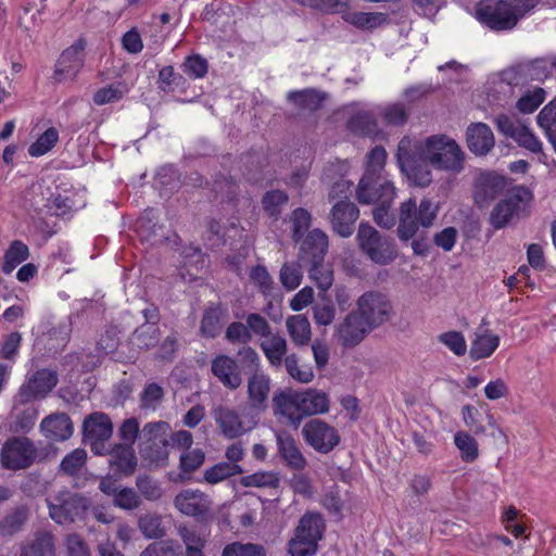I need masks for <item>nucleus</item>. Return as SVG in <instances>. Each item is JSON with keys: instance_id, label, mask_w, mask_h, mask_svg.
Instances as JSON below:
<instances>
[{"instance_id": "nucleus-1", "label": "nucleus", "mask_w": 556, "mask_h": 556, "mask_svg": "<svg viewBox=\"0 0 556 556\" xmlns=\"http://www.w3.org/2000/svg\"><path fill=\"white\" fill-rule=\"evenodd\" d=\"M329 406V396L313 388L304 391L280 389L274 393L271 400L274 415L294 429H298L308 416L328 413Z\"/></svg>"}, {"instance_id": "nucleus-2", "label": "nucleus", "mask_w": 556, "mask_h": 556, "mask_svg": "<svg viewBox=\"0 0 556 556\" xmlns=\"http://www.w3.org/2000/svg\"><path fill=\"white\" fill-rule=\"evenodd\" d=\"M539 3L540 0H484L477 4L476 17L493 31H509Z\"/></svg>"}, {"instance_id": "nucleus-3", "label": "nucleus", "mask_w": 556, "mask_h": 556, "mask_svg": "<svg viewBox=\"0 0 556 556\" xmlns=\"http://www.w3.org/2000/svg\"><path fill=\"white\" fill-rule=\"evenodd\" d=\"M237 354L250 372L247 383L249 407L257 414L264 413L268 408L270 378L261 369L260 355L252 346L241 348Z\"/></svg>"}, {"instance_id": "nucleus-4", "label": "nucleus", "mask_w": 556, "mask_h": 556, "mask_svg": "<svg viewBox=\"0 0 556 556\" xmlns=\"http://www.w3.org/2000/svg\"><path fill=\"white\" fill-rule=\"evenodd\" d=\"M438 206L427 198L417 205L414 198L401 203L396 233L402 242H408L418 232L419 227L429 228L433 225Z\"/></svg>"}, {"instance_id": "nucleus-5", "label": "nucleus", "mask_w": 556, "mask_h": 556, "mask_svg": "<svg viewBox=\"0 0 556 556\" xmlns=\"http://www.w3.org/2000/svg\"><path fill=\"white\" fill-rule=\"evenodd\" d=\"M422 156L438 169L459 173L464 168V152L455 140L444 135L429 137Z\"/></svg>"}, {"instance_id": "nucleus-6", "label": "nucleus", "mask_w": 556, "mask_h": 556, "mask_svg": "<svg viewBox=\"0 0 556 556\" xmlns=\"http://www.w3.org/2000/svg\"><path fill=\"white\" fill-rule=\"evenodd\" d=\"M361 251L375 264L384 266L397 257L394 239L381 235L368 223H361L356 236Z\"/></svg>"}, {"instance_id": "nucleus-7", "label": "nucleus", "mask_w": 556, "mask_h": 556, "mask_svg": "<svg viewBox=\"0 0 556 556\" xmlns=\"http://www.w3.org/2000/svg\"><path fill=\"white\" fill-rule=\"evenodd\" d=\"M50 518L58 525H68L84 517L90 501L83 494L61 490L46 498Z\"/></svg>"}, {"instance_id": "nucleus-8", "label": "nucleus", "mask_w": 556, "mask_h": 556, "mask_svg": "<svg viewBox=\"0 0 556 556\" xmlns=\"http://www.w3.org/2000/svg\"><path fill=\"white\" fill-rule=\"evenodd\" d=\"M355 311L374 329L388 323L394 316V307L388 294L369 290L356 300Z\"/></svg>"}, {"instance_id": "nucleus-9", "label": "nucleus", "mask_w": 556, "mask_h": 556, "mask_svg": "<svg viewBox=\"0 0 556 556\" xmlns=\"http://www.w3.org/2000/svg\"><path fill=\"white\" fill-rule=\"evenodd\" d=\"M35 443L25 435L9 438L0 450V464L7 470L28 469L37 458Z\"/></svg>"}, {"instance_id": "nucleus-10", "label": "nucleus", "mask_w": 556, "mask_h": 556, "mask_svg": "<svg viewBox=\"0 0 556 556\" xmlns=\"http://www.w3.org/2000/svg\"><path fill=\"white\" fill-rule=\"evenodd\" d=\"M356 199L361 204L378 202L393 203L396 192L387 174L365 172L356 187Z\"/></svg>"}, {"instance_id": "nucleus-11", "label": "nucleus", "mask_w": 556, "mask_h": 556, "mask_svg": "<svg viewBox=\"0 0 556 556\" xmlns=\"http://www.w3.org/2000/svg\"><path fill=\"white\" fill-rule=\"evenodd\" d=\"M532 199L533 194L529 188L522 185L513 187L493 207L490 224L495 229L504 228Z\"/></svg>"}, {"instance_id": "nucleus-12", "label": "nucleus", "mask_w": 556, "mask_h": 556, "mask_svg": "<svg viewBox=\"0 0 556 556\" xmlns=\"http://www.w3.org/2000/svg\"><path fill=\"white\" fill-rule=\"evenodd\" d=\"M113 434V422L108 414L93 412L83 422V438L96 455H106V443Z\"/></svg>"}, {"instance_id": "nucleus-13", "label": "nucleus", "mask_w": 556, "mask_h": 556, "mask_svg": "<svg viewBox=\"0 0 556 556\" xmlns=\"http://www.w3.org/2000/svg\"><path fill=\"white\" fill-rule=\"evenodd\" d=\"M410 141L402 139L397 146L396 160L401 170L408 180L419 187H426L432 181L431 170L427 160L419 157L409 151Z\"/></svg>"}, {"instance_id": "nucleus-14", "label": "nucleus", "mask_w": 556, "mask_h": 556, "mask_svg": "<svg viewBox=\"0 0 556 556\" xmlns=\"http://www.w3.org/2000/svg\"><path fill=\"white\" fill-rule=\"evenodd\" d=\"M304 441L320 454H328L339 445L338 430L321 419H311L302 428Z\"/></svg>"}, {"instance_id": "nucleus-15", "label": "nucleus", "mask_w": 556, "mask_h": 556, "mask_svg": "<svg viewBox=\"0 0 556 556\" xmlns=\"http://www.w3.org/2000/svg\"><path fill=\"white\" fill-rule=\"evenodd\" d=\"M212 504L210 496L199 490L181 491L174 498V505L181 514L204 523L214 519Z\"/></svg>"}, {"instance_id": "nucleus-16", "label": "nucleus", "mask_w": 556, "mask_h": 556, "mask_svg": "<svg viewBox=\"0 0 556 556\" xmlns=\"http://www.w3.org/2000/svg\"><path fill=\"white\" fill-rule=\"evenodd\" d=\"M86 46V39L80 37L63 50L55 64L53 77L56 81L74 79L78 75L85 65Z\"/></svg>"}, {"instance_id": "nucleus-17", "label": "nucleus", "mask_w": 556, "mask_h": 556, "mask_svg": "<svg viewBox=\"0 0 556 556\" xmlns=\"http://www.w3.org/2000/svg\"><path fill=\"white\" fill-rule=\"evenodd\" d=\"M509 179L494 172L481 173L475 181L473 199L480 207H486L504 192H508Z\"/></svg>"}, {"instance_id": "nucleus-18", "label": "nucleus", "mask_w": 556, "mask_h": 556, "mask_svg": "<svg viewBox=\"0 0 556 556\" xmlns=\"http://www.w3.org/2000/svg\"><path fill=\"white\" fill-rule=\"evenodd\" d=\"M370 331L372 328L353 309L336 326L334 337L344 349H351L358 345Z\"/></svg>"}, {"instance_id": "nucleus-19", "label": "nucleus", "mask_w": 556, "mask_h": 556, "mask_svg": "<svg viewBox=\"0 0 556 556\" xmlns=\"http://www.w3.org/2000/svg\"><path fill=\"white\" fill-rule=\"evenodd\" d=\"M59 376L55 370L42 368L27 376L17 390V394L33 401L46 399L56 387Z\"/></svg>"}, {"instance_id": "nucleus-20", "label": "nucleus", "mask_w": 556, "mask_h": 556, "mask_svg": "<svg viewBox=\"0 0 556 556\" xmlns=\"http://www.w3.org/2000/svg\"><path fill=\"white\" fill-rule=\"evenodd\" d=\"M358 217L359 210L354 202L338 200L330 210L329 222L333 232L342 238H349L355 230Z\"/></svg>"}, {"instance_id": "nucleus-21", "label": "nucleus", "mask_w": 556, "mask_h": 556, "mask_svg": "<svg viewBox=\"0 0 556 556\" xmlns=\"http://www.w3.org/2000/svg\"><path fill=\"white\" fill-rule=\"evenodd\" d=\"M36 402L15 393L10 413V430L14 433H28L38 418Z\"/></svg>"}, {"instance_id": "nucleus-22", "label": "nucleus", "mask_w": 556, "mask_h": 556, "mask_svg": "<svg viewBox=\"0 0 556 556\" xmlns=\"http://www.w3.org/2000/svg\"><path fill=\"white\" fill-rule=\"evenodd\" d=\"M211 372L224 388L230 391L237 390L243 382L239 364L226 354H218L212 359Z\"/></svg>"}, {"instance_id": "nucleus-23", "label": "nucleus", "mask_w": 556, "mask_h": 556, "mask_svg": "<svg viewBox=\"0 0 556 556\" xmlns=\"http://www.w3.org/2000/svg\"><path fill=\"white\" fill-rule=\"evenodd\" d=\"M212 416L220 433L227 439H237L250 431L235 408L226 405H217L212 409Z\"/></svg>"}, {"instance_id": "nucleus-24", "label": "nucleus", "mask_w": 556, "mask_h": 556, "mask_svg": "<svg viewBox=\"0 0 556 556\" xmlns=\"http://www.w3.org/2000/svg\"><path fill=\"white\" fill-rule=\"evenodd\" d=\"M276 444L278 455L288 468L296 471H302L306 468L307 459L295 439L289 432H276Z\"/></svg>"}, {"instance_id": "nucleus-25", "label": "nucleus", "mask_w": 556, "mask_h": 556, "mask_svg": "<svg viewBox=\"0 0 556 556\" xmlns=\"http://www.w3.org/2000/svg\"><path fill=\"white\" fill-rule=\"evenodd\" d=\"M40 431L49 441L63 442L73 435L74 427L67 414L54 413L41 420Z\"/></svg>"}, {"instance_id": "nucleus-26", "label": "nucleus", "mask_w": 556, "mask_h": 556, "mask_svg": "<svg viewBox=\"0 0 556 556\" xmlns=\"http://www.w3.org/2000/svg\"><path fill=\"white\" fill-rule=\"evenodd\" d=\"M109 465L115 473L129 477L137 468L138 460L135 450L129 444L116 443L108 447Z\"/></svg>"}, {"instance_id": "nucleus-27", "label": "nucleus", "mask_w": 556, "mask_h": 556, "mask_svg": "<svg viewBox=\"0 0 556 556\" xmlns=\"http://www.w3.org/2000/svg\"><path fill=\"white\" fill-rule=\"evenodd\" d=\"M466 143L473 154L486 155L495 144L493 131L484 123H471L466 130Z\"/></svg>"}, {"instance_id": "nucleus-28", "label": "nucleus", "mask_w": 556, "mask_h": 556, "mask_svg": "<svg viewBox=\"0 0 556 556\" xmlns=\"http://www.w3.org/2000/svg\"><path fill=\"white\" fill-rule=\"evenodd\" d=\"M328 236L319 228L311 230L301 244L302 258L311 263H323L328 251Z\"/></svg>"}, {"instance_id": "nucleus-29", "label": "nucleus", "mask_w": 556, "mask_h": 556, "mask_svg": "<svg viewBox=\"0 0 556 556\" xmlns=\"http://www.w3.org/2000/svg\"><path fill=\"white\" fill-rule=\"evenodd\" d=\"M327 93L316 88L291 90L287 93V100L300 111L316 112L321 109Z\"/></svg>"}, {"instance_id": "nucleus-30", "label": "nucleus", "mask_w": 556, "mask_h": 556, "mask_svg": "<svg viewBox=\"0 0 556 556\" xmlns=\"http://www.w3.org/2000/svg\"><path fill=\"white\" fill-rule=\"evenodd\" d=\"M342 20L357 29L372 30L388 23L389 16L382 12H350L343 11Z\"/></svg>"}, {"instance_id": "nucleus-31", "label": "nucleus", "mask_w": 556, "mask_h": 556, "mask_svg": "<svg viewBox=\"0 0 556 556\" xmlns=\"http://www.w3.org/2000/svg\"><path fill=\"white\" fill-rule=\"evenodd\" d=\"M260 348L263 351L270 366L279 368L282 366L288 351L287 340L277 334L273 333L260 343Z\"/></svg>"}, {"instance_id": "nucleus-32", "label": "nucleus", "mask_w": 556, "mask_h": 556, "mask_svg": "<svg viewBox=\"0 0 556 556\" xmlns=\"http://www.w3.org/2000/svg\"><path fill=\"white\" fill-rule=\"evenodd\" d=\"M287 331L296 346H304L311 342L312 329L305 315H293L286 320Z\"/></svg>"}, {"instance_id": "nucleus-33", "label": "nucleus", "mask_w": 556, "mask_h": 556, "mask_svg": "<svg viewBox=\"0 0 556 556\" xmlns=\"http://www.w3.org/2000/svg\"><path fill=\"white\" fill-rule=\"evenodd\" d=\"M21 556H54V536L48 531H39L29 543L22 547Z\"/></svg>"}, {"instance_id": "nucleus-34", "label": "nucleus", "mask_w": 556, "mask_h": 556, "mask_svg": "<svg viewBox=\"0 0 556 556\" xmlns=\"http://www.w3.org/2000/svg\"><path fill=\"white\" fill-rule=\"evenodd\" d=\"M500 337L485 330L483 333H477L471 342L469 355L473 361L486 358L498 348Z\"/></svg>"}, {"instance_id": "nucleus-35", "label": "nucleus", "mask_w": 556, "mask_h": 556, "mask_svg": "<svg viewBox=\"0 0 556 556\" xmlns=\"http://www.w3.org/2000/svg\"><path fill=\"white\" fill-rule=\"evenodd\" d=\"M295 531L318 543L324 535L325 520L320 514L308 511L301 517Z\"/></svg>"}, {"instance_id": "nucleus-36", "label": "nucleus", "mask_w": 556, "mask_h": 556, "mask_svg": "<svg viewBox=\"0 0 556 556\" xmlns=\"http://www.w3.org/2000/svg\"><path fill=\"white\" fill-rule=\"evenodd\" d=\"M160 340V328L154 325H140L129 337L132 348L144 351L156 346Z\"/></svg>"}, {"instance_id": "nucleus-37", "label": "nucleus", "mask_w": 556, "mask_h": 556, "mask_svg": "<svg viewBox=\"0 0 556 556\" xmlns=\"http://www.w3.org/2000/svg\"><path fill=\"white\" fill-rule=\"evenodd\" d=\"M224 311L219 304L208 306L202 316L200 331L205 338H216L223 327Z\"/></svg>"}, {"instance_id": "nucleus-38", "label": "nucleus", "mask_w": 556, "mask_h": 556, "mask_svg": "<svg viewBox=\"0 0 556 556\" xmlns=\"http://www.w3.org/2000/svg\"><path fill=\"white\" fill-rule=\"evenodd\" d=\"M138 528L142 535L149 540H162L166 535L162 517L157 513H146L138 518Z\"/></svg>"}, {"instance_id": "nucleus-39", "label": "nucleus", "mask_w": 556, "mask_h": 556, "mask_svg": "<svg viewBox=\"0 0 556 556\" xmlns=\"http://www.w3.org/2000/svg\"><path fill=\"white\" fill-rule=\"evenodd\" d=\"M28 519V511L21 506L7 514L0 520V536L11 538L23 529Z\"/></svg>"}, {"instance_id": "nucleus-40", "label": "nucleus", "mask_w": 556, "mask_h": 556, "mask_svg": "<svg viewBox=\"0 0 556 556\" xmlns=\"http://www.w3.org/2000/svg\"><path fill=\"white\" fill-rule=\"evenodd\" d=\"M536 119L556 153V99L540 111Z\"/></svg>"}, {"instance_id": "nucleus-41", "label": "nucleus", "mask_w": 556, "mask_h": 556, "mask_svg": "<svg viewBox=\"0 0 556 556\" xmlns=\"http://www.w3.org/2000/svg\"><path fill=\"white\" fill-rule=\"evenodd\" d=\"M312 313L318 326H329L336 319V307L327 293H318V301L312 306Z\"/></svg>"}, {"instance_id": "nucleus-42", "label": "nucleus", "mask_w": 556, "mask_h": 556, "mask_svg": "<svg viewBox=\"0 0 556 556\" xmlns=\"http://www.w3.org/2000/svg\"><path fill=\"white\" fill-rule=\"evenodd\" d=\"M29 257L28 247L21 240H14L4 253L2 271L11 274L20 264Z\"/></svg>"}, {"instance_id": "nucleus-43", "label": "nucleus", "mask_w": 556, "mask_h": 556, "mask_svg": "<svg viewBox=\"0 0 556 556\" xmlns=\"http://www.w3.org/2000/svg\"><path fill=\"white\" fill-rule=\"evenodd\" d=\"M349 129L358 136H374L378 132V124L372 113L357 112L348 123Z\"/></svg>"}, {"instance_id": "nucleus-44", "label": "nucleus", "mask_w": 556, "mask_h": 556, "mask_svg": "<svg viewBox=\"0 0 556 556\" xmlns=\"http://www.w3.org/2000/svg\"><path fill=\"white\" fill-rule=\"evenodd\" d=\"M242 472L243 469L240 465L220 462L207 468L203 473V479L210 484H216Z\"/></svg>"}, {"instance_id": "nucleus-45", "label": "nucleus", "mask_w": 556, "mask_h": 556, "mask_svg": "<svg viewBox=\"0 0 556 556\" xmlns=\"http://www.w3.org/2000/svg\"><path fill=\"white\" fill-rule=\"evenodd\" d=\"M454 444L460 452V458L465 463H472L479 456V447L476 439L468 432L458 431L454 435Z\"/></svg>"}, {"instance_id": "nucleus-46", "label": "nucleus", "mask_w": 556, "mask_h": 556, "mask_svg": "<svg viewBox=\"0 0 556 556\" xmlns=\"http://www.w3.org/2000/svg\"><path fill=\"white\" fill-rule=\"evenodd\" d=\"M168 440L165 442L142 443L141 455L150 464L155 466H165L168 459Z\"/></svg>"}, {"instance_id": "nucleus-47", "label": "nucleus", "mask_w": 556, "mask_h": 556, "mask_svg": "<svg viewBox=\"0 0 556 556\" xmlns=\"http://www.w3.org/2000/svg\"><path fill=\"white\" fill-rule=\"evenodd\" d=\"M128 89L125 83L118 81L98 89L92 97V101L97 105H104L119 101Z\"/></svg>"}, {"instance_id": "nucleus-48", "label": "nucleus", "mask_w": 556, "mask_h": 556, "mask_svg": "<svg viewBox=\"0 0 556 556\" xmlns=\"http://www.w3.org/2000/svg\"><path fill=\"white\" fill-rule=\"evenodd\" d=\"M282 364H285L288 375L298 382L308 383L314 378V371L312 366L300 365L299 357L294 353L286 356L285 362Z\"/></svg>"}, {"instance_id": "nucleus-49", "label": "nucleus", "mask_w": 556, "mask_h": 556, "mask_svg": "<svg viewBox=\"0 0 556 556\" xmlns=\"http://www.w3.org/2000/svg\"><path fill=\"white\" fill-rule=\"evenodd\" d=\"M289 201L288 194L282 190H270L267 191L262 199V205L265 213L278 219L281 214L282 206Z\"/></svg>"}, {"instance_id": "nucleus-50", "label": "nucleus", "mask_w": 556, "mask_h": 556, "mask_svg": "<svg viewBox=\"0 0 556 556\" xmlns=\"http://www.w3.org/2000/svg\"><path fill=\"white\" fill-rule=\"evenodd\" d=\"M59 141V131L54 127H49L37 140L28 148V154L33 157H39L52 150Z\"/></svg>"}, {"instance_id": "nucleus-51", "label": "nucleus", "mask_w": 556, "mask_h": 556, "mask_svg": "<svg viewBox=\"0 0 556 556\" xmlns=\"http://www.w3.org/2000/svg\"><path fill=\"white\" fill-rule=\"evenodd\" d=\"M249 277L265 298L273 294L275 282L264 265H255L251 267Z\"/></svg>"}, {"instance_id": "nucleus-52", "label": "nucleus", "mask_w": 556, "mask_h": 556, "mask_svg": "<svg viewBox=\"0 0 556 556\" xmlns=\"http://www.w3.org/2000/svg\"><path fill=\"white\" fill-rule=\"evenodd\" d=\"M380 116L387 125L402 126L408 119V110L402 102L389 103L381 109Z\"/></svg>"}, {"instance_id": "nucleus-53", "label": "nucleus", "mask_w": 556, "mask_h": 556, "mask_svg": "<svg viewBox=\"0 0 556 556\" xmlns=\"http://www.w3.org/2000/svg\"><path fill=\"white\" fill-rule=\"evenodd\" d=\"M318 549V543L304 538L303 534L294 531V536L288 542V553L290 556H313Z\"/></svg>"}, {"instance_id": "nucleus-54", "label": "nucleus", "mask_w": 556, "mask_h": 556, "mask_svg": "<svg viewBox=\"0 0 556 556\" xmlns=\"http://www.w3.org/2000/svg\"><path fill=\"white\" fill-rule=\"evenodd\" d=\"M185 83V77L176 73L172 65L164 66L159 71L157 87L164 92H173Z\"/></svg>"}, {"instance_id": "nucleus-55", "label": "nucleus", "mask_w": 556, "mask_h": 556, "mask_svg": "<svg viewBox=\"0 0 556 556\" xmlns=\"http://www.w3.org/2000/svg\"><path fill=\"white\" fill-rule=\"evenodd\" d=\"M240 484L244 488H277L279 478L273 471H258L242 477Z\"/></svg>"}, {"instance_id": "nucleus-56", "label": "nucleus", "mask_w": 556, "mask_h": 556, "mask_svg": "<svg viewBox=\"0 0 556 556\" xmlns=\"http://www.w3.org/2000/svg\"><path fill=\"white\" fill-rule=\"evenodd\" d=\"M303 273L300 264L295 262L285 263L279 273L281 285L288 290H295L302 281Z\"/></svg>"}, {"instance_id": "nucleus-57", "label": "nucleus", "mask_w": 556, "mask_h": 556, "mask_svg": "<svg viewBox=\"0 0 556 556\" xmlns=\"http://www.w3.org/2000/svg\"><path fill=\"white\" fill-rule=\"evenodd\" d=\"M308 276L316 283L318 293H327L333 283V271L325 267L323 263H312Z\"/></svg>"}, {"instance_id": "nucleus-58", "label": "nucleus", "mask_w": 556, "mask_h": 556, "mask_svg": "<svg viewBox=\"0 0 556 556\" xmlns=\"http://www.w3.org/2000/svg\"><path fill=\"white\" fill-rule=\"evenodd\" d=\"M290 219L292 223V239L294 242H299L311 227L312 215L307 210L298 207L292 212Z\"/></svg>"}, {"instance_id": "nucleus-59", "label": "nucleus", "mask_w": 556, "mask_h": 556, "mask_svg": "<svg viewBox=\"0 0 556 556\" xmlns=\"http://www.w3.org/2000/svg\"><path fill=\"white\" fill-rule=\"evenodd\" d=\"M181 70L190 78L200 79L207 74L208 63L202 55L191 54L185 58Z\"/></svg>"}, {"instance_id": "nucleus-60", "label": "nucleus", "mask_w": 556, "mask_h": 556, "mask_svg": "<svg viewBox=\"0 0 556 556\" xmlns=\"http://www.w3.org/2000/svg\"><path fill=\"white\" fill-rule=\"evenodd\" d=\"M225 340L230 344H242V348L249 346L248 344L252 341V334L247 323H230L225 331Z\"/></svg>"}, {"instance_id": "nucleus-61", "label": "nucleus", "mask_w": 556, "mask_h": 556, "mask_svg": "<svg viewBox=\"0 0 556 556\" xmlns=\"http://www.w3.org/2000/svg\"><path fill=\"white\" fill-rule=\"evenodd\" d=\"M136 486L140 494L148 501H157L163 494L159 481L149 475H139L136 478Z\"/></svg>"}, {"instance_id": "nucleus-62", "label": "nucleus", "mask_w": 556, "mask_h": 556, "mask_svg": "<svg viewBox=\"0 0 556 556\" xmlns=\"http://www.w3.org/2000/svg\"><path fill=\"white\" fill-rule=\"evenodd\" d=\"M86 458V451L76 448L63 457L60 469L68 476H76L84 467Z\"/></svg>"}, {"instance_id": "nucleus-63", "label": "nucleus", "mask_w": 556, "mask_h": 556, "mask_svg": "<svg viewBox=\"0 0 556 556\" xmlns=\"http://www.w3.org/2000/svg\"><path fill=\"white\" fill-rule=\"evenodd\" d=\"M222 556H266L260 544L233 542L225 546Z\"/></svg>"}, {"instance_id": "nucleus-64", "label": "nucleus", "mask_w": 556, "mask_h": 556, "mask_svg": "<svg viewBox=\"0 0 556 556\" xmlns=\"http://www.w3.org/2000/svg\"><path fill=\"white\" fill-rule=\"evenodd\" d=\"M179 548L170 540H161L149 544L140 556H180Z\"/></svg>"}]
</instances>
